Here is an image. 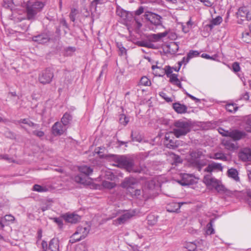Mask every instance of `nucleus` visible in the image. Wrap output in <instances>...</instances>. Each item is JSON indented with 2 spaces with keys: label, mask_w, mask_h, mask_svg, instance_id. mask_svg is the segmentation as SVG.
I'll return each mask as SVG.
<instances>
[{
  "label": "nucleus",
  "mask_w": 251,
  "mask_h": 251,
  "mask_svg": "<svg viewBox=\"0 0 251 251\" xmlns=\"http://www.w3.org/2000/svg\"><path fill=\"white\" fill-rule=\"evenodd\" d=\"M232 70L234 72H238L240 70L239 64L238 62H234L232 65Z\"/></svg>",
  "instance_id": "nucleus-52"
},
{
  "label": "nucleus",
  "mask_w": 251,
  "mask_h": 251,
  "mask_svg": "<svg viewBox=\"0 0 251 251\" xmlns=\"http://www.w3.org/2000/svg\"><path fill=\"white\" fill-rule=\"evenodd\" d=\"M191 127L190 122L179 120L174 123L172 133L176 138H180L188 134L191 131Z\"/></svg>",
  "instance_id": "nucleus-1"
},
{
  "label": "nucleus",
  "mask_w": 251,
  "mask_h": 251,
  "mask_svg": "<svg viewBox=\"0 0 251 251\" xmlns=\"http://www.w3.org/2000/svg\"><path fill=\"white\" fill-rule=\"evenodd\" d=\"M226 108L227 111L230 112H234L238 109V107L234 104H228L226 106Z\"/></svg>",
  "instance_id": "nucleus-40"
},
{
  "label": "nucleus",
  "mask_w": 251,
  "mask_h": 251,
  "mask_svg": "<svg viewBox=\"0 0 251 251\" xmlns=\"http://www.w3.org/2000/svg\"><path fill=\"white\" fill-rule=\"evenodd\" d=\"M155 69H159L162 71L161 74H158V76H162L166 74L168 77L170 75L173 74V68L169 66H166L165 69H162L157 66H152V69L154 70Z\"/></svg>",
  "instance_id": "nucleus-21"
},
{
  "label": "nucleus",
  "mask_w": 251,
  "mask_h": 251,
  "mask_svg": "<svg viewBox=\"0 0 251 251\" xmlns=\"http://www.w3.org/2000/svg\"><path fill=\"white\" fill-rule=\"evenodd\" d=\"M50 39V35L48 33H43L32 37V40L33 41L41 44L48 43Z\"/></svg>",
  "instance_id": "nucleus-13"
},
{
  "label": "nucleus",
  "mask_w": 251,
  "mask_h": 251,
  "mask_svg": "<svg viewBox=\"0 0 251 251\" xmlns=\"http://www.w3.org/2000/svg\"><path fill=\"white\" fill-rule=\"evenodd\" d=\"M19 123L27 125L29 126H34L36 127H39L38 125L34 124L31 121L26 119H21L19 121Z\"/></svg>",
  "instance_id": "nucleus-37"
},
{
  "label": "nucleus",
  "mask_w": 251,
  "mask_h": 251,
  "mask_svg": "<svg viewBox=\"0 0 251 251\" xmlns=\"http://www.w3.org/2000/svg\"><path fill=\"white\" fill-rule=\"evenodd\" d=\"M77 10L75 8H73L70 13V18L73 22H75V16L76 15Z\"/></svg>",
  "instance_id": "nucleus-47"
},
{
  "label": "nucleus",
  "mask_w": 251,
  "mask_h": 251,
  "mask_svg": "<svg viewBox=\"0 0 251 251\" xmlns=\"http://www.w3.org/2000/svg\"><path fill=\"white\" fill-rule=\"evenodd\" d=\"M65 130L66 128L59 122H56L52 127V132L55 136L62 134Z\"/></svg>",
  "instance_id": "nucleus-15"
},
{
  "label": "nucleus",
  "mask_w": 251,
  "mask_h": 251,
  "mask_svg": "<svg viewBox=\"0 0 251 251\" xmlns=\"http://www.w3.org/2000/svg\"><path fill=\"white\" fill-rule=\"evenodd\" d=\"M74 180L79 183L84 184L86 183V177L81 175L75 176L74 177Z\"/></svg>",
  "instance_id": "nucleus-38"
},
{
  "label": "nucleus",
  "mask_w": 251,
  "mask_h": 251,
  "mask_svg": "<svg viewBox=\"0 0 251 251\" xmlns=\"http://www.w3.org/2000/svg\"><path fill=\"white\" fill-rule=\"evenodd\" d=\"M151 84L150 80L146 76H142L140 79L138 85L148 86Z\"/></svg>",
  "instance_id": "nucleus-34"
},
{
  "label": "nucleus",
  "mask_w": 251,
  "mask_h": 251,
  "mask_svg": "<svg viewBox=\"0 0 251 251\" xmlns=\"http://www.w3.org/2000/svg\"><path fill=\"white\" fill-rule=\"evenodd\" d=\"M183 203L172 202L167 206V210L170 212H177L181 207Z\"/></svg>",
  "instance_id": "nucleus-25"
},
{
  "label": "nucleus",
  "mask_w": 251,
  "mask_h": 251,
  "mask_svg": "<svg viewBox=\"0 0 251 251\" xmlns=\"http://www.w3.org/2000/svg\"><path fill=\"white\" fill-rule=\"evenodd\" d=\"M44 6L43 2L40 1L29 2L26 4V18L28 20H34L36 15L40 12Z\"/></svg>",
  "instance_id": "nucleus-3"
},
{
  "label": "nucleus",
  "mask_w": 251,
  "mask_h": 251,
  "mask_svg": "<svg viewBox=\"0 0 251 251\" xmlns=\"http://www.w3.org/2000/svg\"><path fill=\"white\" fill-rule=\"evenodd\" d=\"M64 218L66 221L72 224H75L81 220L80 216L75 213L66 214Z\"/></svg>",
  "instance_id": "nucleus-17"
},
{
  "label": "nucleus",
  "mask_w": 251,
  "mask_h": 251,
  "mask_svg": "<svg viewBox=\"0 0 251 251\" xmlns=\"http://www.w3.org/2000/svg\"><path fill=\"white\" fill-rule=\"evenodd\" d=\"M117 47L118 48L120 51V55H123L126 54V50L123 46L121 43H117Z\"/></svg>",
  "instance_id": "nucleus-43"
},
{
  "label": "nucleus",
  "mask_w": 251,
  "mask_h": 251,
  "mask_svg": "<svg viewBox=\"0 0 251 251\" xmlns=\"http://www.w3.org/2000/svg\"><path fill=\"white\" fill-rule=\"evenodd\" d=\"M201 57L202 58H206V59H213V57H211L210 56V55H209L208 54H206V53H203L201 54Z\"/></svg>",
  "instance_id": "nucleus-61"
},
{
  "label": "nucleus",
  "mask_w": 251,
  "mask_h": 251,
  "mask_svg": "<svg viewBox=\"0 0 251 251\" xmlns=\"http://www.w3.org/2000/svg\"><path fill=\"white\" fill-rule=\"evenodd\" d=\"M76 49L75 47H68L64 49V55L67 56L73 55Z\"/></svg>",
  "instance_id": "nucleus-36"
},
{
  "label": "nucleus",
  "mask_w": 251,
  "mask_h": 251,
  "mask_svg": "<svg viewBox=\"0 0 251 251\" xmlns=\"http://www.w3.org/2000/svg\"><path fill=\"white\" fill-rule=\"evenodd\" d=\"M131 136L132 138V140L133 141H137L138 142H140L142 140V138L140 136L137 135L134 136V133L133 131L131 132Z\"/></svg>",
  "instance_id": "nucleus-51"
},
{
  "label": "nucleus",
  "mask_w": 251,
  "mask_h": 251,
  "mask_svg": "<svg viewBox=\"0 0 251 251\" xmlns=\"http://www.w3.org/2000/svg\"><path fill=\"white\" fill-rule=\"evenodd\" d=\"M101 185L106 189H111L114 188L116 184L114 182L104 180L102 182Z\"/></svg>",
  "instance_id": "nucleus-35"
},
{
  "label": "nucleus",
  "mask_w": 251,
  "mask_h": 251,
  "mask_svg": "<svg viewBox=\"0 0 251 251\" xmlns=\"http://www.w3.org/2000/svg\"><path fill=\"white\" fill-rule=\"evenodd\" d=\"M61 24L64 26L67 27V24L66 20L64 19H62L60 21Z\"/></svg>",
  "instance_id": "nucleus-63"
},
{
  "label": "nucleus",
  "mask_w": 251,
  "mask_h": 251,
  "mask_svg": "<svg viewBox=\"0 0 251 251\" xmlns=\"http://www.w3.org/2000/svg\"><path fill=\"white\" fill-rule=\"evenodd\" d=\"M157 187V186L155 185L154 181H148L142 191L140 189H136L134 191V195L136 197H139L142 193V196L145 199L152 198L155 196Z\"/></svg>",
  "instance_id": "nucleus-2"
},
{
  "label": "nucleus",
  "mask_w": 251,
  "mask_h": 251,
  "mask_svg": "<svg viewBox=\"0 0 251 251\" xmlns=\"http://www.w3.org/2000/svg\"><path fill=\"white\" fill-rule=\"evenodd\" d=\"M243 41L248 44L251 43V34L249 30H246L242 33Z\"/></svg>",
  "instance_id": "nucleus-32"
},
{
  "label": "nucleus",
  "mask_w": 251,
  "mask_h": 251,
  "mask_svg": "<svg viewBox=\"0 0 251 251\" xmlns=\"http://www.w3.org/2000/svg\"><path fill=\"white\" fill-rule=\"evenodd\" d=\"M203 181L206 186H211L218 192L225 191V187L221 184L220 181L212 177L211 174L205 175L204 176Z\"/></svg>",
  "instance_id": "nucleus-5"
},
{
  "label": "nucleus",
  "mask_w": 251,
  "mask_h": 251,
  "mask_svg": "<svg viewBox=\"0 0 251 251\" xmlns=\"http://www.w3.org/2000/svg\"><path fill=\"white\" fill-rule=\"evenodd\" d=\"M72 120V116L70 114L65 113L61 119V123L64 126H66L70 124Z\"/></svg>",
  "instance_id": "nucleus-30"
},
{
  "label": "nucleus",
  "mask_w": 251,
  "mask_h": 251,
  "mask_svg": "<svg viewBox=\"0 0 251 251\" xmlns=\"http://www.w3.org/2000/svg\"><path fill=\"white\" fill-rule=\"evenodd\" d=\"M218 131L223 136H229L230 130H226L220 127L218 129Z\"/></svg>",
  "instance_id": "nucleus-48"
},
{
  "label": "nucleus",
  "mask_w": 251,
  "mask_h": 251,
  "mask_svg": "<svg viewBox=\"0 0 251 251\" xmlns=\"http://www.w3.org/2000/svg\"><path fill=\"white\" fill-rule=\"evenodd\" d=\"M237 17L241 21L251 20V11L249 7L242 6L238 9L236 13Z\"/></svg>",
  "instance_id": "nucleus-10"
},
{
  "label": "nucleus",
  "mask_w": 251,
  "mask_h": 251,
  "mask_svg": "<svg viewBox=\"0 0 251 251\" xmlns=\"http://www.w3.org/2000/svg\"><path fill=\"white\" fill-rule=\"evenodd\" d=\"M184 247L189 251H195L197 247L196 241L190 242L185 243Z\"/></svg>",
  "instance_id": "nucleus-33"
},
{
  "label": "nucleus",
  "mask_w": 251,
  "mask_h": 251,
  "mask_svg": "<svg viewBox=\"0 0 251 251\" xmlns=\"http://www.w3.org/2000/svg\"><path fill=\"white\" fill-rule=\"evenodd\" d=\"M8 224V223H6L3 217H0V229H3V228Z\"/></svg>",
  "instance_id": "nucleus-54"
},
{
  "label": "nucleus",
  "mask_w": 251,
  "mask_h": 251,
  "mask_svg": "<svg viewBox=\"0 0 251 251\" xmlns=\"http://www.w3.org/2000/svg\"><path fill=\"white\" fill-rule=\"evenodd\" d=\"M42 247L43 250H44L45 251H48V245L46 241H43L42 242Z\"/></svg>",
  "instance_id": "nucleus-59"
},
{
  "label": "nucleus",
  "mask_w": 251,
  "mask_h": 251,
  "mask_svg": "<svg viewBox=\"0 0 251 251\" xmlns=\"http://www.w3.org/2000/svg\"><path fill=\"white\" fill-rule=\"evenodd\" d=\"M159 96L163 98L167 102L172 101V100L171 98L167 97L166 94L163 92H161L159 94Z\"/></svg>",
  "instance_id": "nucleus-50"
},
{
  "label": "nucleus",
  "mask_w": 251,
  "mask_h": 251,
  "mask_svg": "<svg viewBox=\"0 0 251 251\" xmlns=\"http://www.w3.org/2000/svg\"><path fill=\"white\" fill-rule=\"evenodd\" d=\"M173 108L177 113L180 114L186 113L187 110V107L186 105L178 102L173 104Z\"/></svg>",
  "instance_id": "nucleus-26"
},
{
  "label": "nucleus",
  "mask_w": 251,
  "mask_h": 251,
  "mask_svg": "<svg viewBox=\"0 0 251 251\" xmlns=\"http://www.w3.org/2000/svg\"><path fill=\"white\" fill-rule=\"evenodd\" d=\"M208 157L210 159L220 160L224 161H227V157L226 155L222 151L211 153L209 155Z\"/></svg>",
  "instance_id": "nucleus-23"
},
{
  "label": "nucleus",
  "mask_w": 251,
  "mask_h": 251,
  "mask_svg": "<svg viewBox=\"0 0 251 251\" xmlns=\"http://www.w3.org/2000/svg\"><path fill=\"white\" fill-rule=\"evenodd\" d=\"M53 73L50 69L43 70L39 75L38 80L43 84L50 83L53 77Z\"/></svg>",
  "instance_id": "nucleus-9"
},
{
  "label": "nucleus",
  "mask_w": 251,
  "mask_h": 251,
  "mask_svg": "<svg viewBox=\"0 0 251 251\" xmlns=\"http://www.w3.org/2000/svg\"><path fill=\"white\" fill-rule=\"evenodd\" d=\"M200 53L197 50H190L187 54V56L188 57V59H191L193 58L197 57L199 55Z\"/></svg>",
  "instance_id": "nucleus-42"
},
{
  "label": "nucleus",
  "mask_w": 251,
  "mask_h": 251,
  "mask_svg": "<svg viewBox=\"0 0 251 251\" xmlns=\"http://www.w3.org/2000/svg\"><path fill=\"white\" fill-rule=\"evenodd\" d=\"M33 190L38 192H43L47 191V189L40 185L35 184L33 187Z\"/></svg>",
  "instance_id": "nucleus-41"
},
{
  "label": "nucleus",
  "mask_w": 251,
  "mask_h": 251,
  "mask_svg": "<svg viewBox=\"0 0 251 251\" xmlns=\"http://www.w3.org/2000/svg\"><path fill=\"white\" fill-rule=\"evenodd\" d=\"M214 170H218L222 171L223 170V167L221 163L212 162L209 164L208 166L204 169L205 172L211 173Z\"/></svg>",
  "instance_id": "nucleus-22"
},
{
  "label": "nucleus",
  "mask_w": 251,
  "mask_h": 251,
  "mask_svg": "<svg viewBox=\"0 0 251 251\" xmlns=\"http://www.w3.org/2000/svg\"><path fill=\"white\" fill-rule=\"evenodd\" d=\"M246 133L245 132L238 130H230L229 137L233 139L235 141L239 140L243 137H245Z\"/></svg>",
  "instance_id": "nucleus-16"
},
{
  "label": "nucleus",
  "mask_w": 251,
  "mask_h": 251,
  "mask_svg": "<svg viewBox=\"0 0 251 251\" xmlns=\"http://www.w3.org/2000/svg\"><path fill=\"white\" fill-rule=\"evenodd\" d=\"M144 12V8L142 6H140L137 10L135 11V14L136 15H140Z\"/></svg>",
  "instance_id": "nucleus-57"
},
{
  "label": "nucleus",
  "mask_w": 251,
  "mask_h": 251,
  "mask_svg": "<svg viewBox=\"0 0 251 251\" xmlns=\"http://www.w3.org/2000/svg\"><path fill=\"white\" fill-rule=\"evenodd\" d=\"M227 176L229 177L232 178L236 181H239V177L238 176V173L236 169L234 168H231L227 171Z\"/></svg>",
  "instance_id": "nucleus-27"
},
{
  "label": "nucleus",
  "mask_w": 251,
  "mask_h": 251,
  "mask_svg": "<svg viewBox=\"0 0 251 251\" xmlns=\"http://www.w3.org/2000/svg\"><path fill=\"white\" fill-rule=\"evenodd\" d=\"M190 59H188V57L187 56V57H183L181 61L183 63L184 65H186L189 61Z\"/></svg>",
  "instance_id": "nucleus-60"
},
{
  "label": "nucleus",
  "mask_w": 251,
  "mask_h": 251,
  "mask_svg": "<svg viewBox=\"0 0 251 251\" xmlns=\"http://www.w3.org/2000/svg\"><path fill=\"white\" fill-rule=\"evenodd\" d=\"M190 27L188 26L186 27L185 26L182 25V30L184 33H187L189 31Z\"/></svg>",
  "instance_id": "nucleus-64"
},
{
  "label": "nucleus",
  "mask_w": 251,
  "mask_h": 251,
  "mask_svg": "<svg viewBox=\"0 0 251 251\" xmlns=\"http://www.w3.org/2000/svg\"><path fill=\"white\" fill-rule=\"evenodd\" d=\"M78 170L81 173L87 176H89L93 172V169L90 167L85 165L79 167Z\"/></svg>",
  "instance_id": "nucleus-28"
},
{
  "label": "nucleus",
  "mask_w": 251,
  "mask_h": 251,
  "mask_svg": "<svg viewBox=\"0 0 251 251\" xmlns=\"http://www.w3.org/2000/svg\"><path fill=\"white\" fill-rule=\"evenodd\" d=\"M137 183V180L133 177H126L121 184V186L125 188H131Z\"/></svg>",
  "instance_id": "nucleus-19"
},
{
  "label": "nucleus",
  "mask_w": 251,
  "mask_h": 251,
  "mask_svg": "<svg viewBox=\"0 0 251 251\" xmlns=\"http://www.w3.org/2000/svg\"><path fill=\"white\" fill-rule=\"evenodd\" d=\"M167 51L171 54H175L178 50V45L175 42L171 43L167 46Z\"/></svg>",
  "instance_id": "nucleus-31"
},
{
  "label": "nucleus",
  "mask_w": 251,
  "mask_h": 251,
  "mask_svg": "<svg viewBox=\"0 0 251 251\" xmlns=\"http://www.w3.org/2000/svg\"><path fill=\"white\" fill-rule=\"evenodd\" d=\"M115 160L119 167L125 168L129 172H141V169H136L134 168V161L130 158L125 156H116Z\"/></svg>",
  "instance_id": "nucleus-4"
},
{
  "label": "nucleus",
  "mask_w": 251,
  "mask_h": 251,
  "mask_svg": "<svg viewBox=\"0 0 251 251\" xmlns=\"http://www.w3.org/2000/svg\"><path fill=\"white\" fill-rule=\"evenodd\" d=\"M118 217L113 220V224L116 226H119L128 221L132 216V214L129 211H118L116 213V216Z\"/></svg>",
  "instance_id": "nucleus-8"
},
{
  "label": "nucleus",
  "mask_w": 251,
  "mask_h": 251,
  "mask_svg": "<svg viewBox=\"0 0 251 251\" xmlns=\"http://www.w3.org/2000/svg\"><path fill=\"white\" fill-rule=\"evenodd\" d=\"M152 218V216H149L147 218L148 224L149 225H153L155 224L156 222V220L155 219H153L152 221L151 220V219Z\"/></svg>",
  "instance_id": "nucleus-56"
},
{
  "label": "nucleus",
  "mask_w": 251,
  "mask_h": 251,
  "mask_svg": "<svg viewBox=\"0 0 251 251\" xmlns=\"http://www.w3.org/2000/svg\"><path fill=\"white\" fill-rule=\"evenodd\" d=\"M213 220H211L210 222L207 225V229L206 233L208 235H211L214 233V229L213 228Z\"/></svg>",
  "instance_id": "nucleus-39"
},
{
  "label": "nucleus",
  "mask_w": 251,
  "mask_h": 251,
  "mask_svg": "<svg viewBox=\"0 0 251 251\" xmlns=\"http://www.w3.org/2000/svg\"><path fill=\"white\" fill-rule=\"evenodd\" d=\"M168 77L170 78V82L173 84H175L179 80L177 78V75L175 74L170 75Z\"/></svg>",
  "instance_id": "nucleus-44"
},
{
  "label": "nucleus",
  "mask_w": 251,
  "mask_h": 251,
  "mask_svg": "<svg viewBox=\"0 0 251 251\" xmlns=\"http://www.w3.org/2000/svg\"><path fill=\"white\" fill-rule=\"evenodd\" d=\"M53 220V221L56 224H57L59 226L63 225V221L62 219L60 218H54Z\"/></svg>",
  "instance_id": "nucleus-55"
},
{
  "label": "nucleus",
  "mask_w": 251,
  "mask_h": 251,
  "mask_svg": "<svg viewBox=\"0 0 251 251\" xmlns=\"http://www.w3.org/2000/svg\"><path fill=\"white\" fill-rule=\"evenodd\" d=\"M48 251H60L59 241L53 238L49 242Z\"/></svg>",
  "instance_id": "nucleus-18"
},
{
  "label": "nucleus",
  "mask_w": 251,
  "mask_h": 251,
  "mask_svg": "<svg viewBox=\"0 0 251 251\" xmlns=\"http://www.w3.org/2000/svg\"><path fill=\"white\" fill-rule=\"evenodd\" d=\"M146 18L152 24L158 25L161 24V17L155 13L147 12L145 14Z\"/></svg>",
  "instance_id": "nucleus-12"
},
{
  "label": "nucleus",
  "mask_w": 251,
  "mask_h": 251,
  "mask_svg": "<svg viewBox=\"0 0 251 251\" xmlns=\"http://www.w3.org/2000/svg\"><path fill=\"white\" fill-rule=\"evenodd\" d=\"M222 22V18L221 16H217L210 21V24L207 26L212 29L215 25H220Z\"/></svg>",
  "instance_id": "nucleus-29"
},
{
  "label": "nucleus",
  "mask_w": 251,
  "mask_h": 251,
  "mask_svg": "<svg viewBox=\"0 0 251 251\" xmlns=\"http://www.w3.org/2000/svg\"><path fill=\"white\" fill-rule=\"evenodd\" d=\"M245 128L247 132H251V117L247 120Z\"/></svg>",
  "instance_id": "nucleus-46"
},
{
  "label": "nucleus",
  "mask_w": 251,
  "mask_h": 251,
  "mask_svg": "<svg viewBox=\"0 0 251 251\" xmlns=\"http://www.w3.org/2000/svg\"><path fill=\"white\" fill-rule=\"evenodd\" d=\"M152 39L155 41H159L161 38V37H162V35H161L160 34H153L152 35Z\"/></svg>",
  "instance_id": "nucleus-58"
},
{
  "label": "nucleus",
  "mask_w": 251,
  "mask_h": 251,
  "mask_svg": "<svg viewBox=\"0 0 251 251\" xmlns=\"http://www.w3.org/2000/svg\"><path fill=\"white\" fill-rule=\"evenodd\" d=\"M192 159L194 160L193 163L197 166V169L200 171L202 167L206 165V163L200 160L202 156L204 155L203 151L201 150H197L192 151L190 154Z\"/></svg>",
  "instance_id": "nucleus-7"
},
{
  "label": "nucleus",
  "mask_w": 251,
  "mask_h": 251,
  "mask_svg": "<svg viewBox=\"0 0 251 251\" xmlns=\"http://www.w3.org/2000/svg\"><path fill=\"white\" fill-rule=\"evenodd\" d=\"M172 133H167L165 135V144L166 147L170 149H175L179 145L178 141L175 140L172 136Z\"/></svg>",
  "instance_id": "nucleus-11"
},
{
  "label": "nucleus",
  "mask_w": 251,
  "mask_h": 251,
  "mask_svg": "<svg viewBox=\"0 0 251 251\" xmlns=\"http://www.w3.org/2000/svg\"><path fill=\"white\" fill-rule=\"evenodd\" d=\"M119 121L121 124L125 126L128 123L129 119L125 115H121L119 119Z\"/></svg>",
  "instance_id": "nucleus-45"
},
{
  "label": "nucleus",
  "mask_w": 251,
  "mask_h": 251,
  "mask_svg": "<svg viewBox=\"0 0 251 251\" xmlns=\"http://www.w3.org/2000/svg\"><path fill=\"white\" fill-rule=\"evenodd\" d=\"M195 182V177L193 175L184 174L182 175V179L179 183L182 186H186L193 184Z\"/></svg>",
  "instance_id": "nucleus-14"
},
{
  "label": "nucleus",
  "mask_w": 251,
  "mask_h": 251,
  "mask_svg": "<svg viewBox=\"0 0 251 251\" xmlns=\"http://www.w3.org/2000/svg\"><path fill=\"white\" fill-rule=\"evenodd\" d=\"M3 218L6 223H8V222H12L15 220L14 217L11 215H6L3 217Z\"/></svg>",
  "instance_id": "nucleus-49"
},
{
  "label": "nucleus",
  "mask_w": 251,
  "mask_h": 251,
  "mask_svg": "<svg viewBox=\"0 0 251 251\" xmlns=\"http://www.w3.org/2000/svg\"><path fill=\"white\" fill-rule=\"evenodd\" d=\"M33 134L39 138L43 137L45 135V133L43 131L38 130L33 131Z\"/></svg>",
  "instance_id": "nucleus-53"
},
{
  "label": "nucleus",
  "mask_w": 251,
  "mask_h": 251,
  "mask_svg": "<svg viewBox=\"0 0 251 251\" xmlns=\"http://www.w3.org/2000/svg\"><path fill=\"white\" fill-rule=\"evenodd\" d=\"M240 158L244 160H251V150L248 148L244 149L239 154Z\"/></svg>",
  "instance_id": "nucleus-24"
},
{
  "label": "nucleus",
  "mask_w": 251,
  "mask_h": 251,
  "mask_svg": "<svg viewBox=\"0 0 251 251\" xmlns=\"http://www.w3.org/2000/svg\"><path fill=\"white\" fill-rule=\"evenodd\" d=\"M222 144L225 148L229 151H234L238 148L236 143L230 140L224 139L222 141Z\"/></svg>",
  "instance_id": "nucleus-20"
},
{
  "label": "nucleus",
  "mask_w": 251,
  "mask_h": 251,
  "mask_svg": "<svg viewBox=\"0 0 251 251\" xmlns=\"http://www.w3.org/2000/svg\"><path fill=\"white\" fill-rule=\"evenodd\" d=\"M89 227L78 226L76 231L73 234L70 240V242L74 243L85 238L89 232Z\"/></svg>",
  "instance_id": "nucleus-6"
},
{
  "label": "nucleus",
  "mask_w": 251,
  "mask_h": 251,
  "mask_svg": "<svg viewBox=\"0 0 251 251\" xmlns=\"http://www.w3.org/2000/svg\"><path fill=\"white\" fill-rule=\"evenodd\" d=\"M92 3H95L96 5L101 4L103 3V0H94Z\"/></svg>",
  "instance_id": "nucleus-62"
}]
</instances>
